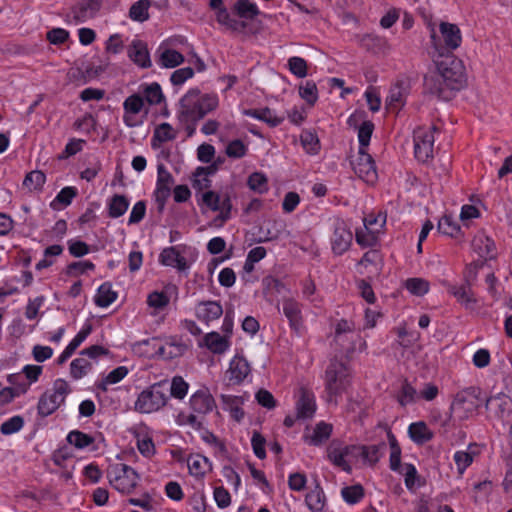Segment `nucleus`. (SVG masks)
Segmentation results:
<instances>
[{
  "mask_svg": "<svg viewBox=\"0 0 512 512\" xmlns=\"http://www.w3.org/2000/svg\"><path fill=\"white\" fill-rule=\"evenodd\" d=\"M405 103V90L401 86V84L397 83L395 86H393L390 91L389 95L386 98V105L389 108L393 109H399L402 107Z\"/></svg>",
  "mask_w": 512,
  "mask_h": 512,
  "instance_id": "nucleus-46",
  "label": "nucleus"
},
{
  "mask_svg": "<svg viewBox=\"0 0 512 512\" xmlns=\"http://www.w3.org/2000/svg\"><path fill=\"white\" fill-rule=\"evenodd\" d=\"M251 445H252L253 452L257 458H259L261 460L266 458V450H265L266 439L259 431L255 430L253 432L252 438H251Z\"/></svg>",
  "mask_w": 512,
  "mask_h": 512,
  "instance_id": "nucleus-61",
  "label": "nucleus"
},
{
  "mask_svg": "<svg viewBox=\"0 0 512 512\" xmlns=\"http://www.w3.org/2000/svg\"><path fill=\"white\" fill-rule=\"evenodd\" d=\"M248 187L259 194L268 191V179L265 174L261 172H253L247 180Z\"/></svg>",
  "mask_w": 512,
  "mask_h": 512,
  "instance_id": "nucleus-48",
  "label": "nucleus"
},
{
  "mask_svg": "<svg viewBox=\"0 0 512 512\" xmlns=\"http://www.w3.org/2000/svg\"><path fill=\"white\" fill-rule=\"evenodd\" d=\"M243 113L246 116H249V117H252V118H255V119H258L260 121L267 123L270 127H277L284 120L283 117H278L277 115H275L274 112L268 107H263V108H259V109H247V110H244Z\"/></svg>",
  "mask_w": 512,
  "mask_h": 512,
  "instance_id": "nucleus-28",
  "label": "nucleus"
},
{
  "mask_svg": "<svg viewBox=\"0 0 512 512\" xmlns=\"http://www.w3.org/2000/svg\"><path fill=\"white\" fill-rule=\"evenodd\" d=\"M305 502L309 510L312 512L323 511L326 497L318 481H316L315 487L306 494Z\"/></svg>",
  "mask_w": 512,
  "mask_h": 512,
  "instance_id": "nucleus-27",
  "label": "nucleus"
},
{
  "mask_svg": "<svg viewBox=\"0 0 512 512\" xmlns=\"http://www.w3.org/2000/svg\"><path fill=\"white\" fill-rule=\"evenodd\" d=\"M190 405L194 412L207 414L215 407V400L208 392L199 390L191 396Z\"/></svg>",
  "mask_w": 512,
  "mask_h": 512,
  "instance_id": "nucleus-23",
  "label": "nucleus"
},
{
  "mask_svg": "<svg viewBox=\"0 0 512 512\" xmlns=\"http://www.w3.org/2000/svg\"><path fill=\"white\" fill-rule=\"evenodd\" d=\"M142 92L144 94L145 100L150 105L160 104L164 100V95L161 86L157 82L145 85Z\"/></svg>",
  "mask_w": 512,
  "mask_h": 512,
  "instance_id": "nucleus-47",
  "label": "nucleus"
},
{
  "mask_svg": "<svg viewBox=\"0 0 512 512\" xmlns=\"http://www.w3.org/2000/svg\"><path fill=\"white\" fill-rule=\"evenodd\" d=\"M479 242L477 245L478 254L485 259H494L496 257L495 242L489 237L479 239Z\"/></svg>",
  "mask_w": 512,
  "mask_h": 512,
  "instance_id": "nucleus-58",
  "label": "nucleus"
},
{
  "mask_svg": "<svg viewBox=\"0 0 512 512\" xmlns=\"http://www.w3.org/2000/svg\"><path fill=\"white\" fill-rule=\"evenodd\" d=\"M409 437L418 445L429 442L434 434L424 421L414 422L408 427Z\"/></svg>",
  "mask_w": 512,
  "mask_h": 512,
  "instance_id": "nucleus-26",
  "label": "nucleus"
},
{
  "mask_svg": "<svg viewBox=\"0 0 512 512\" xmlns=\"http://www.w3.org/2000/svg\"><path fill=\"white\" fill-rule=\"evenodd\" d=\"M299 95L307 104L313 106L318 100L317 85L312 80H307L299 86Z\"/></svg>",
  "mask_w": 512,
  "mask_h": 512,
  "instance_id": "nucleus-45",
  "label": "nucleus"
},
{
  "mask_svg": "<svg viewBox=\"0 0 512 512\" xmlns=\"http://www.w3.org/2000/svg\"><path fill=\"white\" fill-rule=\"evenodd\" d=\"M361 458L370 466H374L380 459L383 452L386 450V443L381 441L374 445H362Z\"/></svg>",
  "mask_w": 512,
  "mask_h": 512,
  "instance_id": "nucleus-35",
  "label": "nucleus"
},
{
  "mask_svg": "<svg viewBox=\"0 0 512 512\" xmlns=\"http://www.w3.org/2000/svg\"><path fill=\"white\" fill-rule=\"evenodd\" d=\"M482 391L479 387H469L458 392L454 398L453 405L465 406L467 410L478 409L482 402L485 403V398L481 397Z\"/></svg>",
  "mask_w": 512,
  "mask_h": 512,
  "instance_id": "nucleus-16",
  "label": "nucleus"
},
{
  "mask_svg": "<svg viewBox=\"0 0 512 512\" xmlns=\"http://www.w3.org/2000/svg\"><path fill=\"white\" fill-rule=\"evenodd\" d=\"M151 2H134L129 9V17L133 21L144 22L149 19V7Z\"/></svg>",
  "mask_w": 512,
  "mask_h": 512,
  "instance_id": "nucleus-49",
  "label": "nucleus"
},
{
  "mask_svg": "<svg viewBox=\"0 0 512 512\" xmlns=\"http://www.w3.org/2000/svg\"><path fill=\"white\" fill-rule=\"evenodd\" d=\"M352 376L348 366L342 362L332 359L325 371V391L329 403L338 404L337 397L347 392L351 385Z\"/></svg>",
  "mask_w": 512,
  "mask_h": 512,
  "instance_id": "nucleus-3",
  "label": "nucleus"
},
{
  "mask_svg": "<svg viewBox=\"0 0 512 512\" xmlns=\"http://www.w3.org/2000/svg\"><path fill=\"white\" fill-rule=\"evenodd\" d=\"M296 418L298 420L311 419L316 412V401L314 393L305 388L299 389V397L295 404Z\"/></svg>",
  "mask_w": 512,
  "mask_h": 512,
  "instance_id": "nucleus-14",
  "label": "nucleus"
},
{
  "mask_svg": "<svg viewBox=\"0 0 512 512\" xmlns=\"http://www.w3.org/2000/svg\"><path fill=\"white\" fill-rule=\"evenodd\" d=\"M66 440L77 449H84L95 441L94 437L79 430L69 432Z\"/></svg>",
  "mask_w": 512,
  "mask_h": 512,
  "instance_id": "nucleus-42",
  "label": "nucleus"
},
{
  "mask_svg": "<svg viewBox=\"0 0 512 512\" xmlns=\"http://www.w3.org/2000/svg\"><path fill=\"white\" fill-rule=\"evenodd\" d=\"M77 196V189L75 187L67 186L60 190L55 200L51 203L53 209H57L55 202L61 203L65 206L71 204L72 200Z\"/></svg>",
  "mask_w": 512,
  "mask_h": 512,
  "instance_id": "nucleus-64",
  "label": "nucleus"
},
{
  "mask_svg": "<svg viewBox=\"0 0 512 512\" xmlns=\"http://www.w3.org/2000/svg\"><path fill=\"white\" fill-rule=\"evenodd\" d=\"M95 269L94 263L89 260L72 262L66 267V274L68 276H77L84 274L88 270L93 271Z\"/></svg>",
  "mask_w": 512,
  "mask_h": 512,
  "instance_id": "nucleus-62",
  "label": "nucleus"
},
{
  "mask_svg": "<svg viewBox=\"0 0 512 512\" xmlns=\"http://www.w3.org/2000/svg\"><path fill=\"white\" fill-rule=\"evenodd\" d=\"M101 8V2H77L71 8V13L77 23L94 18Z\"/></svg>",
  "mask_w": 512,
  "mask_h": 512,
  "instance_id": "nucleus-19",
  "label": "nucleus"
},
{
  "mask_svg": "<svg viewBox=\"0 0 512 512\" xmlns=\"http://www.w3.org/2000/svg\"><path fill=\"white\" fill-rule=\"evenodd\" d=\"M222 314L223 308L218 301H200L195 309L197 319L206 324L218 319Z\"/></svg>",
  "mask_w": 512,
  "mask_h": 512,
  "instance_id": "nucleus-17",
  "label": "nucleus"
},
{
  "mask_svg": "<svg viewBox=\"0 0 512 512\" xmlns=\"http://www.w3.org/2000/svg\"><path fill=\"white\" fill-rule=\"evenodd\" d=\"M204 344L212 353L223 354L229 348L230 341L218 332H210L204 336Z\"/></svg>",
  "mask_w": 512,
  "mask_h": 512,
  "instance_id": "nucleus-29",
  "label": "nucleus"
},
{
  "mask_svg": "<svg viewBox=\"0 0 512 512\" xmlns=\"http://www.w3.org/2000/svg\"><path fill=\"white\" fill-rule=\"evenodd\" d=\"M510 399L504 393H499L494 396L485 398V408L494 412L498 418H503L507 412Z\"/></svg>",
  "mask_w": 512,
  "mask_h": 512,
  "instance_id": "nucleus-30",
  "label": "nucleus"
},
{
  "mask_svg": "<svg viewBox=\"0 0 512 512\" xmlns=\"http://www.w3.org/2000/svg\"><path fill=\"white\" fill-rule=\"evenodd\" d=\"M438 60L437 70L442 77V81H446V86H450L455 92L463 88L466 82L465 68L462 61L452 54L440 56Z\"/></svg>",
  "mask_w": 512,
  "mask_h": 512,
  "instance_id": "nucleus-5",
  "label": "nucleus"
},
{
  "mask_svg": "<svg viewBox=\"0 0 512 512\" xmlns=\"http://www.w3.org/2000/svg\"><path fill=\"white\" fill-rule=\"evenodd\" d=\"M23 425L24 419L21 416L16 415L3 422L0 426V431L4 435H11L18 432Z\"/></svg>",
  "mask_w": 512,
  "mask_h": 512,
  "instance_id": "nucleus-63",
  "label": "nucleus"
},
{
  "mask_svg": "<svg viewBox=\"0 0 512 512\" xmlns=\"http://www.w3.org/2000/svg\"><path fill=\"white\" fill-rule=\"evenodd\" d=\"M437 230L439 233L457 238L461 234V227L451 215H443L438 221Z\"/></svg>",
  "mask_w": 512,
  "mask_h": 512,
  "instance_id": "nucleus-37",
  "label": "nucleus"
},
{
  "mask_svg": "<svg viewBox=\"0 0 512 512\" xmlns=\"http://www.w3.org/2000/svg\"><path fill=\"white\" fill-rule=\"evenodd\" d=\"M128 57L141 68H149L151 66L147 44L142 40L135 39L132 41L128 48Z\"/></svg>",
  "mask_w": 512,
  "mask_h": 512,
  "instance_id": "nucleus-18",
  "label": "nucleus"
},
{
  "mask_svg": "<svg viewBox=\"0 0 512 512\" xmlns=\"http://www.w3.org/2000/svg\"><path fill=\"white\" fill-rule=\"evenodd\" d=\"M108 478L112 487L117 491L130 494L136 488L140 476L129 465L116 464L111 471H108Z\"/></svg>",
  "mask_w": 512,
  "mask_h": 512,
  "instance_id": "nucleus-8",
  "label": "nucleus"
},
{
  "mask_svg": "<svg viewBox=\"0 0 512 512\" xmlns=\"http://www.w3.org/2000/svg\"><path fill=\"white\" fill-rule=\"evenodd\" d=\"M290 72L298 78L307 76V62L304 58L293 56L288 60Z\"/></svg>",
  "mask_w": 512,
  "mask_h": 512,
  "instance_id": "nucleus-59",
  "label": "nucleus"
},
{
  "mask_svg": "<svg viewBox=\"0 0 512 512\" xmlns=\"http://www.w3.org/2000/svg\"><path fill=\"white\" fill-rule=\"evenodd\" d=\"M424 93L444 101L451 100L455 95V91L450 86H446V81H442L439 73L425 76Z\"/></svg>",
  "mask_w": 512,
  "mask_h": 512,
  "instance_id": "nucleus-13",
  "label": "nucleus"
},
{
  "mask_svg": "<svg viewBox=\"0 0 512 512\" xmlns=\"http://www.w3.org/2000/svg\"><path fill=\"white\" fill-rule=\"evenodd\" d=\"M387 438L391 450L389 467L392 471L401 472V447L391 429L387 430Z\"/></svg>",
  "mask_w": 512,
  "mask_h": 512,
  "instance_id": "nucleus-32",
  "label": "nucleus"
},
{
  "mask_svg": "<svg viewBox=\"0 0 512 512\" xmlns=\"http://www.w3.org/2000/svg\"><path fill=\"white\" fill-rule=\"evenodd\" d=\"M332 425L324 421L316 424L313 433L310 436H304L309 445L319 446L329 439L332 433Z\"/></svg>",
  "mask_w": 512,
  "mask_h": 512,
  "instance_id": "nucleus-31",
  "label": "nucleus"
},
{
  "mask_svg": "<svg viewBox=\"0 0 512 512\" xmlns=\"http://www.w3.org/2000/svg\"><path fill=\"white\" fill-rule=\"evenodd\" d=\"M187 465L189 473L195 477H203L205 475L204 465H209L211 467L209 459L200 454L189 456L187 459Z\"/></svg>",
  "mask_w": 512,
  "mask_h": 512,
  "instance_id": "nucleus-38",
  "label": "nucleus"
},
{
  "mask_svg": "<svg viewBox=\"0 0 512 512\" xmlns=\"http://www.w3.org/2000/svg\"><path fill=\"white\" fill-rule=\"evenodd\" d=\"M70 393V387L64 379H56L51 390H46L37 404L38 415L42 418L53 414Z\"/></svg>",
  "mask_w": 512,
  "mask_h": 512,
  "instance_id": "nucleus-6",
  "label": "nucleus"
},
{
  "mask_svg": "<svg viewBox=\"0 0 512 512\" xmlns=\"http://www.w3.org/2000/svg\"><path fill=\"white\" fill-rule=\"evenodd\" d=\"M247 147L240 139H235L229 142L226 146L225 153L228 157L234 159H240L247 153Z\"/></svg>",
  "mask_w": 512,
  "mask_h": 512,
  "instance_id": "nucleus-60",
  "label": "nucleus"
},
{
  "mask_svg": "<svg viewBox=\"0 0 512 512\" xmlns=\"http://www.w3.org/2000/svg\"><path fill=\"white\" fill-rule=\"evenodd\" d=\"M332 227V251L336 255H342L351 246L353 239L352 232L346 222L341 218H334Z\"/></svg>",
  "mask_w": 512,
  "mask_h": 512,
  "instance_id": "nucleus-11",
  "label": "nucleus"
},
{
  "mask_svg": "<svg viewBox=\"0 0 512 512\" xmlns=\"http://www.w3.org/2000/svg\"><path fill=\"white\" fill-rule=\"evenodd\" d=\"M435 131H437L436 126H432L429 129L419 127L414 130V154L419 162L426 163L433 158Z\"/></svg>",
  "mask_w": 512,
  "mask_h": 512,
  "instance_id": "nucleus-10",
  "label": "nucleus"
},
{
  "mask_svg": "<svg viewBox=\"0 0 512 512\" xmlns=\"http://www.w3.org/2000/svg\"><path fill=\"white\" fill-rule=\"evenodd\" d=\"M188 383L181 376H175L170 386L168 385V395L177 399H183L188 391Z\"/></svg>",
  "mask_w": 512,
  "mask_h": 512,
  "instance_id": "nucleus-55",
  "label": "nucleus"
},
{
  "mask_svg": "<svg viewBox=\"0 0 512 512\" xmlns=\"http://www.w3.org/2000/svg\"><path fill=\"white\" fill-rule=\"evenodd\" d=\"M127 374L128 368L125 366H119L109 372L108 375L99 384H97V387L102 391H106L108 384H116L120 382Z\"/></svg>",
  "mask_w": 512,
  "mask_h": 512,
  "instance_id": "nucleus-50",
  "label": "nucleus"
},
{
  "mask_svg": "<svg viewBox=\"0 0 512 512\" xmlns=\"http://www.w3.org/2000/svg\"><path fill=\"white\" fill-rule=\"evenodd\" d=\"M168 399V381H160L138 395L134 409L146 414L156 412L167 404Z\"/></svg>",
  "mask_w": 512,
  "mask_h": 512,
  "instance_id": "nucleus-4",
  "label": "nucleus"
},
{
  "mask_svg": "<svg viewBox=\"0 0 512 512\" xmlns=\"http://www.w3.org/2000/svg\"><path fill=\"white\" fill-rule=\"evenodd\" d=\"M176 138V133L173 127L169 123H161L158 125L153 132V136L151 139V145L153 148L158 147V143H164L167 141H172Z\"/></svg>",
  "mask_w": 512,
  "mask_h": 512,
  "instance_id": "nucleus-36",
  "label": "nucleus"
},
{
  "mask_svg": "<svg viewBox=\"0 0 512 512\" xmlns=\"http://www.w3.org/2000/svg\"><path fill=\"white\" fill-rule=\"evenodd\" d=\"M223 410H226L230 413L231 417L240 422L244 418V410L242 409L243 398L240 396L226 395L222 394L220 396Z\"/></svg>",
  "mask_w": 512,
  "mask_h": 512,
  "instance_id": "nucleus-24",
  "label": "nucleus"
},
{
  "mask_svg": "<svg viewBox=\"0 0 512 512\" xmlns=\"http://www.w3.org/2000/svg\"><path fill=\"white\" fill-rule=\"evenodd\" d=\"M201 204L214 212L219 211L213 220L217 226H222L231 218L232 202L228 194L221 198L218 193L208 190L202 194Z\"/></svg>",
  "mask_w": 512,
  "mask_h": 512,
  "instance_id": "nucleus-9",
  "label": "nucleus"
},
{
  "mask_svg": "<svg viewBox=\"0 0 512 512\" xmlns=\"http://www.w3.org/2000/svg\"><path fill=\"white\" fill-rule=\"evenodd\" d=\"M91 363L85 358H76L70 364V374L75 380L84 377L91 369Z\"/></svg>",
  "mask_w": 512,
  "mask_h": 512,
  "instance_id": "nucleus-53",
  "label": "nucleus"
},
{
  "mask_svg": "<svg viewBox=\"0 0 512 512\" xmlns=\"http://www.w3.org/2000/svg\"><path fill=\"white\" fill-rule=\"evenodd\" d=\"M355 174L367 183H374L377 179L375 161L365 150L359 149L356 161L351 162Z\"/></svg>",
  "mask_w": 512,
  "mask_h": 512,
  "instance_id": "nucleus-12",
  "label": "nucleus"
},
{
  "mask_svg": "<svg viewBox=\"0 0 512 512\" xmlns=\"http://www.w3.org/2000/svg\"><path fill=\"white\" fill-rule=\"evenodd\" d=\"M327 457L331 463L347 473H351L352 467L345 460L344 450L338 441H332L327 448Z\"/></svg>",
  "mask_w": 512,
  "mask_h": 512,
  "instance_id": "nucleus-25",
  "label": "nucleus"
},
{
  "mask_svg": "<svg viewBox=\"0 0 512 512\" xmlns=\"http://www.w3.org/2000/svg\"><path fill=\"white\" fill-rule=\"evenodd\" d=\"M117 299V292L112 289L110 282H104L97 290L94 302L98 307L105 308Z\"/></svg>",
  "mask_w": 512,
  "mask_h": 512,
  "instance_id": "nucleus-34",
  "label": "nucleus"
},
{
  "mask_svg": "<svg viewBox=\"0 0 512 512\" xmlns=\"http://www.w3.org/2000/svg\"><path fill=\"white\" fill-rule=\"evenodd\" d=\"M262 285L265 294H281L287 290L286 285L281 280L271 275L262 279Z\"/></svg>",
  "mask_w": 512,
  "mask_h": 512,
  "instance_id": "nucleus-56",
  "label": "nucleus"
},
{
  "mask_svg": "<svg viewBox=\"0 0 512 512\" xmlns=\"http://www.w3.org/2000/svg\"><path fill=\"white\" fill-rule=\"evenodd\" d=\"M283 313L289 320L291 329L299 333L302 328V316L300 304L293 298L283 299Z\"/></svg>",
  "mask_w": 512,
  "mask_h": 512,
  "instance_id": "nucleus-20",
  "label": "nucleus"
},
{
  "mask_svg": "<svg viewBox=\"0 0 512 512\" xmlns=\"http://www.w3.org/2000/svg\"><path fill=\"white\" fill-rule=\"evenodd\" d=\"M209 7L215 12L217 22L226 29L232 32H256L247 22L260 14L254 2H235L231 11H228L224 2H209Z\"/></svg>",
  "mask_w": 512,
  "mask_h": 512,
  "instance_id": "nucleus-1",
  "label": "nucleus"
},
{
  "mask_svg": "<svg viewBox=\"0 0 512 512\" xmlns=\"http://www.w3.org/2000/svg\"><path fill=\"white\" fill-rule=\"evenodd\" d=\"M374 124L372 121H363L361 125L358 127V141H359V149L365 150L370 143L373 131Z\"/></svg>",
  "mask_w": 512,
  "mask_h": 512,
  "instance_id": "nucleus-52",
  "label": "nucleus"
},
{
  "mask_svg": "<svg viewBox=\"0 0 512 512\" xmlns=\"http://www.w3.org/2000/svg\"><path fill=\"white\" fill-rule=\"evenodd\" d=\"M441 38L432 30L431 42L433 47L438 51L439 56H444L456 50L462 43V33L460 28L453 23L442 21L439 24Z\"/></svg>",
  "mask_w": 512,
  "mask_h": 512,
  "instance_id": "nucleus-7",
  "label": "nucleus"
},
{
  "mask_svg": "<svg viewBox=\"0 0 512 512\" xmlns=\"http://www.w3.org/2000/svg\"><path fill=\"white\" fill-rule=\"evenodd\" d=\"M46 181V175L40 170H33L26 174L23 186L31 191H41Z\"/></svg>",
  "mask_w": 512,
  "mask_h": 512,
  "instance_id": "nucleus-39",
  "label": "nucleus"
},
{
  "mask_svg": "<svg viewBox=\"0 0 512 512\" xmlns=\"http://www.w3.org/2000/svg\"><path fill=\"white\" fill-rule=\"evenodd\" d=\"M144 106V99L139 94H132L123 103L126 114H138Z\"/></svg>",
  "mask_w": 512,
  "mask_h": 512,
  "instance_id": "nucleus-57",
  "label": "nucleus"
},
{
  "mask_svg": "<svg viewBox=\"0 0 512 512\" xmlns=\"http://www.w3.org/2000/svg\"><path fill=\"white\" fill-rule=\"evenodd\" d=\"M379 229H359L356 230L355 239L362 248L373 247L377 244Z\"/></svg>",
  "mask_w": 512,
  "mask_h": 512,
  "instance_id": "nucleus-41",
  "label": "nucleus"
},
{
  "mask_svg": "<svg viewBox=\"0 0 512 512\" xmlns=\"http://www.w3.org/2000/svg\"><path fill=\"white\" fill-rule=\"evenodd\" d=\"M406 289L415 296H423L429 291V282L422 278H409L405 282Z\"/></svg>",
  "mask_w": 512,
  "mask_h": 512,
  "instance_id": "nucleus-54",
  "label": "nucleus"
},
{
  "mask_svg": "<svg viewBox=\"0 0 512 512\" xmlns=\"http://www.w3.org/2000/svg\"><path fill=\"white\" fill-rule=\"evenodd\" d=\"M184 62V56L173 49H166L160 55V64L166 68H174Z\"/></svg>",
  "mask_w": 512,
  "mask_h": 512,
  "instance_id": "nucleus-51",
  "label": "nucleus"
},
{
  "mask_svg": "<svg viewBox=\"0 0 512 512\" xmlns=\"http://www.w3.org/2000/svg\"><path fill=\"white\" fill-rule=\"evenodd\" d=\"M300 141L307 153L315 155L320 151L321 145L316 133L310 130H303L300 135Z\"/></svg>",
  "mask_w": 512,
  "mask_h": 512,
  "instance_id": "nucleus-40",
  "label": "nucleus"
},
{
  "mask_svg": "<svg viewBox=\"0 0 512 512\" xmlns=\"http://www.w3.org/2000/svg\"><path fill=\"white\" fill-rule=\"evenodd\" d=\"M219 101L215 94H204L198 88L190 89L181 99L179 120L184 123L193 122L196 124L208 113L218 107Z\"/></svg>",
  "mask_w": 512,
  "mask_h": 512,
  "instance_id": "nucleus-2",
  "label": "nucleus"
},
{
  "mask_svg": "<svg viewBox=\"0 0 512 512\" xmlns=\"http://www.w3.org/2000/svg\"><path fill=\"white\" fill-rule=\"evenodd\" d=\"M93 330V326L91 323H86L83 328L77 333V335L72 339V341L67 345L65 350L61 353V355L57 359V363L59 365L65 363L68 358L74 353V351L85 341V339L90 335Z\"/></svg>",
  "mask_w": 512,
  "mask_h": 512,
  "instance_id": "nucleus-22",
  "label": "nucleus"
},
{
  "mask_svg": "<svg viewBox=\"0 0 512 512\" xmlns=\"http://www.w3.org/2000/svg\"><path fill=\"white\" fill-rule=\"evenodd\" d=\"M251 373V367L244 356L236 355L232 358L226 377L231 385H240Z\"/></svg>",
  "mask_w": 512,
  "mask_h": 512,
  "instance_id": "nucleus-15",
  "label": "nucleus"
},
{
  "mask_svg": "<svg viewBox=\"0 0 512 512\" xmlns=\"http://www.w3.org/2000/svg\"><path fill=\"white\" fill-rule=\"evenodd\" d=\"M129 200L125 195L115 194L108 202V216L110 218H119L123 216L129 208Z\"/></svg>",
  "mask_w": 512,
  "mask_h": 512,
  "instance_id": "nucleus-33",
  "label": "nucleus"
},
{
  "mask_svg": "<svg viewBox=\"0 0 512 512\" xmlns=\"http://www.w3.org/2000/svg\"><path fill=\"white\" fill-rule=\"evenodd\" d=\"M159 261L164 266L175 267L179 271H184L188 268V263L185 257L173 246L164 248L159 256Z\"/></svg>",
  "mask_w": 512,
  "mask_h": 512,
  "instance_id": "nucleus-21",
  "label": "nucleus"
},
{
  "mask_svg": "<svg viewBox=\"0 0 512 512\" xmlns=\"http://www.w3.org/2000/svg\"><path fill=\"white\" fill-rule=\"evenodd\" d=\"M449 292L457 299L458 302L464 304L466 307L476 302L475 298H473L471 294L470 283L468 281L465 285L460 287L452 286L449 289Z\"/></svg>",
  "mask_w": 512,
  "mask_h": 512,
  "instance_id": "nucleus-44",
  "label": "nucleus"
},
{
  "mask_svg": "<svg viewBox=\"0 0 512 512\" xmlns=\"http://www.w3.org/2000/svg\"><path fill=\"white\" fill-rule=\"evenodd\" d=\"M365 492L361 484L346 486L341 490L344 501L350 505L357 504L364 498Z\"/></svg>",
  "mask_w": 512,
  "mask_h": 512,
  "instance_id": "nucleus-43",
  "label": "nucleus"
}]
</instances>
